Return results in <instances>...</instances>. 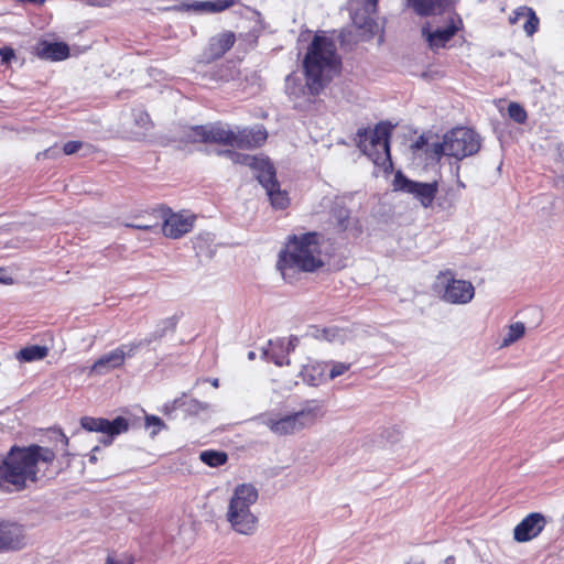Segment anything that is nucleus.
<instances>
[{"mask_svg":"<svg viewBox=\"0 0 564 564\" xmlns=\"http://www.w3.org/2000/svg\"><path fill=\"white\" fill-rule=\"evenodd\" d=\"M263 355L279 367L290 364L288 358L290 349L285 347V338L269 340L268 347L263 349Z\"/></svg>","mask_w":564,"mask_h":564,"instance_id":"obj_23","label":"nucleus"},{"mask_svg":"<svg viewBox=\"0 0 564 564\" xmlns=\"http://www.w3.org/2000/svg\"><path fill=\"white\" fill-rule=\"evenodd\" d=\"M123 365L122 362V354L121 350L113 349L105 355H102L100 358H98L93 367L91 371L98 373V375H106L110 370L119 368Z\"/></svg>","mask_w":564,"mask_h":564,"instance_id":"obj_24","label":"nucleus"},{"mask_svg":"<svg viewBox=\"0 0 564 564\" xmlns=\"http://www.w3.org/2000/svg\"><path fill=\"white\" fill-rule=\"evenodd\" d=\"M259 494L251 484L238 485L229 499L226 520L238 534L253 535L258 530V517L251 511Z\"/></svg>","mask_w":564,"mask_h":564,"instance_id":"obj_4","label":"nucleus"},{"mask_svg":"<svg viewBox=\"0 0 564 564\" xmlns=\"http://www.w3.org/2000/svg\"><path fill=\"white\" fill-rule=\"evenodd\" d=\"M257 180L265 189L271 205L274 208L284 209L289 205V197L286 192L280 189V184L275 177L274 166L271 170H267L264 174L258 175Z\"/></svg>","mask_w":564,"mask_h":564,"instance_id":"obj_13","label":"nucleus"},{"mask_svg":"<svg viewBox=\"0 0 564 564\" xmlns=\"http://www.w3.org/2000/svg\"><path fill=\"white\" fill-rule=\"evenodd\" d=\"M437 283L442 285V299L447 303L467 304L474 299V285L469 281L455 279L451 271L441 272Z\"/></svg>","mask_w":564,"mask_h":564,"instance_id":"obj_8","label":"nucleus"},{"mask_svg":"<svg viewBox=\"0 0 564 564\" xmlns=\"http://www.w3.org/2000/svg\"><path fill=\"white\" fill-rule=\"evenodd\" d=\"M458 25L455 24L454 20H451V23L443 29H437L435 31H431L429 25L422 28V35L429 43V46L432 50H438L444 47L447 42H449L453 36L457 33Z\"/></svg>","mask_w":564,"mask_h":564,"instance_id":"obj_19","label":"nucleus"},{"mask_svg":"<svg viewBox=\"0 0 564 564\" xmlns=\"http://www.w3.org/2000/svg\"><path fill=\"white\" fill-rule=\"evenodd\" d=\"M323 265L317 232L289 237L285 248L279 253L276 263L278 270L286 282H292L300 272H314Z\"/></svg>","mask_w":564,"mask_h":564,"instance_id":"obj_3","label":"nucleus"},{"mask_svg":"<svg viewBox=\"0 0 564 564\" xmlns=\"http://www.w3.org/2000/svg\"><path fill=\"white\" fill-rule=\"evenodd\" d=\"M191 404H192L191 409L193 408L195 411H200V410H206L207 409L206 404H203V403H200L199 401H196V400H192Z\"/></svg>","mask_w":564,"mask_h":564,"instance_id":"obj_46","label":"nucleus"},{"mask_svg":"<svg viewBox=\"0 0 564 564\" xmlns=\"http://www.w3.org/2000/svg\"><path fill=\"white\" fill-rule=\"evenodd\" d=\"M248 358H249L250 360H253V359L256 358V352H254V351H249V352H248Z\"/></svg>","mask_w":564,"mask_h":564,"instance_id":"obj_51","label":"nucleus"},{"mask_svg":"<svg viewBox=\"0 0 564 564\" xmlns=\"http://www.w3.org/2000/svg\"><path fill=\"white\" fill-rule=\"evenodd\" d=\"M144 341L142 339L129 344L121 345L120 347L116 348L117 350H121L122 354V362H124V359L128 357H132L140 348L144 347Z\"/></svg>","mask_w":564,"mask_h":564,"instance_id":"obj_36","label":"nucleus"},{"mask_svg":"<svg viewBox=\"0 0 564 564\" xmlns=\"http://www.w3.org/2000/svg\"><path fill=\"white\" fill-rule=\"evenodd\" d=\"M393 186L395 191H401L413 195L425 208L432 205L438 191L437 182H415L408 178L401 172H397L394 175Z\"/></svg>","mask_w":564,"mask_h":564,"instance_id":"obj_11","label":"nucleus"},{"mask_svg":"<svg viewBox=\"0 0 564 564\" xmlns=\"http://www.w3.org/2000/svg\"><path fill=\"white\" fill-rule=\"evenodd\" d=\"M181 400H175L174 403H173V406L176 408V406H181Z\"/></svg>","mask_w":564,"mask_h":564,"instance_id":"obj_53","label":"nucleus"},{"mask_svg":"<svg viewBox=\"0 0 564 564\" xmlns=\"http://www.w3.org/2000/svg\"><path fill=\"white\" fill-rule=\"evenodd\" d=\"M408 6L413 9V11L421 17H430L434 14H440L445 11L449 4L451 0H406Z\"/></svg>","mask_w":564,"mask_h":564,"instance_id":"obj_22","label":"nucleus"},{"mask_svg":"<svg viewBox=\"0 0 564 564\" xmlns=\"http://www.w3.org/2000/svg\"><path fill=\"white\" fill-rule=\"evenodd\" d=\"M340 65L341 59L334 40L316 34L307 46L303 58L305 86L297 84L292 76L286 77L285 90L289 97L295 101L294 106L302 105L301 101H297L301 97L318 96L339 72Z\"/></svg>","mask_w":564,"mask_h":564,"instance_id":"obj_2","label":"nucleus"},{"mask_svg":"<svg viewBox=\"0 0 564 564\" xmlns=\"http://www.w3.org/2000/svg\"><path fill=\"white\" fill-rule=\"evenodd\" d=\"M322 416V406L315 401H307L304 406L296 412L285 415H280L274 412L262 413L258 416V421L265 425L273 434L288 436L313 426Z\"/></svg>","mask_w":564,"mask_h":564,"instance_id":"obj_5","label":"nucleus"},{"mask_svg":"<svg viewBox=\"0 0 564 564\" xmlns=\"http://www.w3.org/2000/svg\"><path fill=\"white\" fill-rule=\"evenodd\" d=\"M420 144H421V141H417L416 144H415L416 148H420Z\"/></svg>","mask_w":564,"mask_h":564,"instance_id":"obj_55","label":"nucleus"},{"mask_svg":"<svg viewBox=\"0 0 564 564\" xmlns=\"http://www.w3.org/2000/svg\"><path fill=\"white\" fill-rule=\"evenodd\" d=\"M58 153H59V149L57 147H54V148H50V149L45 150L40 155H43L45 158H51V156L57 155Z\"/></svg>","mask_w":564,"mask_h":564,"instance_id":"obj_45","label":"nucleus"},{"mask_svg":"<svg viewBox=\"0 0 564 564\" xmlns=\"http://www.w3.org/2000/svg\"><path fill=\"white\" fill-rule=\"evenodd\" d=\"M267 131L262 127L234 130L232 147L252 149L261 147L267 140Z\"/></svg>","mask_w":564,"mask_h":564,"instance_id":"obj_17","label":"nucleus"},{"mask_svg":"<svg viewBox=\"0 0 564 564\" xmlns=\"http://www.w3.org/2000/svg\"><path fill=\"white\" fill-rule=\"evenodd\" d=\"M40 56L51 61H63L69 56V47L63 42L43 43Z\"/></svg>","mask_w":564,"mask_h":564,"instance_id":"obj_25","label":"nucleus"},{"mask_svg":"<svg viewBox=\"0 0 564 564\" xmlns=\"http://www.w3.org/2000/svg\"><path fill=\"white\" fill-rule=\"evenodd\" d=\"M105 564H134V557L129 553H122L119 556L108 555Z\"/></svg>","mask_w":564,"mask_h":564,"instance_id":"obj_39","label":"nucleus"},{"mask_svg":"<svg viewBox=\"0 0 564 564\" xmlns=\"http://www.w3.org/2000/svg\"><path fill=\"white\" fill-rule=\"evenodd\" d=\"M545 525V517L540 512H532L516 525L513 530V539L517 542L531 541L543 531Z\"/></svg>","mask_w":564,"mask_h":564,"instance_id":"obj_12","label":"nucleus"},{"mask_svg":"<svg viewBox=\"0 0 564 564\" xmlns=\"http://www.w3.org/2000/svg\"><path fill=\"white\" fill-rule=\"evenodd\" d=\"M83 143L80 141H68L63 147V153L66 155H70L76 153L80 148Z\"/></svg>","mask_w":564,"mask_h":564,"instance_id":"obj_40","label":"nucleus"},{"mask_svg":"<svg viewBox=\"0 0 564 564\" xmlns=\"http://www.w3.org/2000/svg\"><path fill=\"white\" fill-rule=\"evenodd\" d=\"M328 367L329 365L325 361L312 360L303 366L301 377L310 386H319L327 379Z\"/></svg>","mask_w":564,"mask_h":564,"instance_id":"obj_20","label":"nucleus"},{"mask_svg":"<svg viewBox=\"0 0 564 564\" xmlns=\"http://www.w3.org/2000/svg\"><path fill=\"white\" fill-rule=\"evenodd\" d=\"M47 469H50V467ZM50 475H52V471L46 470V476L45 477H50Z\"/></svg>","mask_w":564,"mask_h":564,"instance_id":"obj_54","label":"nucleus"},{"mask_svg":"<svg viewBox=\"0 0 564 564\" xmlns=\"http://www.w3.org/2000/svg\"><path fill=\"white\" fill-rule=\"evenodd\" d=\"M509 117L517 123H524L528 119L525 109L518 102H510L508 106Z\"/></svg>","mask_w":564,"mask_h":564,"instance_id":"obj_33","label":"nucleus"},{"mask_svg":"<svg viewBox=\"0 0 564 564\" xmlns=\"http://www.w3.org/2000/svg\"><path fill=\"white\" fill-rule=\"evenodd\" d=\"M299 344V338L296 336H291L289 339H285V347L290 349V352L295 349Z\"/></svg>","mask_w":564,"mask_h":564,"instance_id":"obj_44","label":"nucleus"},{"mask_svg":"<svg viewBox=\"0 0 564 564\" xmlns=\"http://www.w3.org/2000/svg\"><path fill=\"white\" fill-rule=\"evenodd\" d=\"M48 354L46 346L32 345L22 348L18 354L17 358L20 361L32 362L44 359Z\"/></svg>","mask_w":564,"mask_h":564,"instance_id":"obj_26","label":"nucleus"},{"mask_svg":"<svg viewBox=\"0 0 564 564\" xmlns=\"http://www.w3.org/2000/svg\"><path fill=\"white\" fill-rule=\"evenodd\" d=\"M200 460L210 467H218L227 462V454L219 451H204L199 455Z\"/></svg>","mask_w":564,"mask_h":564,"instance_id":"obj_31","label":"nucleus"},{"mask_svg":"<svg viewBox=\"0 0 564 564\" xmlns=\"http://www.w3.org/2000/svg\"><path fill=\"white\" fill-rule=\"evenodd\" d=\"M520 11L517 12L518 15L520 14H527L528 20L523 25L524 32L528 35H533L539 28V18L536 17L535 12L531 8L523 7L520 9Z\"/></svg>","mask_w":564,"mask_h":564,"instance_id":"obj_32","label":"nucleus"},{"mask_svg":"<svg viewBox=\"0 0 564 564\" xmlns=\"http://www.w3.org/2000/svg\"><path fill=\"white\" fill-rule=\"evenodd\" d=\"M99 451V447L98 446H95L91 451V454L89 455V462L91 463H96L97 462V457H96V452Z\"/></svg>","mask_w":564,"mask_h":564,"instance_id":"obj_48","label":"nucleus"},{"mask_svg":"<svg viewBox=\"0 0 564 564\" xmlns=\"http://www.w3.org/2000/svg\"><path fill=\"white\" fill-rule=\"evenodd\" d=\"M0 56L2 62L8 63L10 59L14 57V51L11 47H1L0 48Z\"/></svg>","mask_w":564,"mask_h":564,"instance_id":"obj_41","label":"nucleus"},{"mask_svg":"<svg viewBox=\"0 0 564 564\" xmlns=\"http://www.w3.org/2000/svg\"><path fill=\"white\" fill-rule=\"evenodd\" d=\"M446 155L457 160L476 154L480 149V137L469 128H455L445 134Z\"/></svg>","mask_w":564,"mask_h":564,"instance_id":"obj_7","label":"nucleus"},{"mask_svg":"<svg viewBox=\"0 0 564 564\" xmlns=\"http://www.w3.org/2000/svg\"><path fill=\"white\" fill-rule=\"evenodd\" d=\"M24 529L17 522L0 523V551H14L25 544Z\"/></svg>","mask_w":564,"mask_h":564,"instance_id":"obj_14","label":"nucleus"},{"mask_svg":"<svg viewBox=\"0 0 564 564\" xmlns=\"http://www.w3.org/2000/svg\"><path fill=\"white\" fill-rule=\"evenodd\" d=\"M454 562H455V557L454 556H447L446 560H445L446 564H454Z\"/></svg>","mask_w":564,"mask_h":564,"instance_id":"obj_50","label":"nucleus"},{"mask_svg":"<svg viewBox=\"0 0 564 564\" xmlns=\"http://www.w3.org/2000/svg\"><path fill=\"white\" fill-rule=\"evenodd\" d=\"M236 36L232 32H224L213 36L207 48L208 59H218L235 44Z\"/></svg>","mask_w":564,"mask_h":564,"instance_id":"obj_21","label":"nucleus"},{"mask_svg":"<svg viewBox=\"0 0 564 564\" xmlns=\"http://www.w3.org/2000/svg\"><path fill=\"white\" fill-rule=\"evenodd\" d=\"M176 326V322L173 318H165L162 319L156 328L150 333L145 338L142 340L144 341L145 346L151 345L153 341L160 340L163 338L167 330H173Z\"/></svg>","mask_w":564,"mask_h":564,"instance_id":"obj_28","label":"nucleus"},{"mask_svg":"<svg viewBox=\"0 0 564 564\" xmlns=\"http://www.w3.org/2000/svg\"><path fill=\"white\" fill-rule=\"evenodd\" d=\"M333 217L337 221L339 230H346L349 225V210L345 207H336L332 212Z\"/></svg>","mask_w":564,"mask_h":564,"instance_id":"obj_35","label":"nucleus"},{"mask_svg":"<svg viewBox=\"0 0 564 564\" xmlns=\"http://www.w3.org/2000/svg\"><path fill=\"white\" fill-rule=\"evenodd\" d=\"M194 221L195 216L193 215L173 213L165 218L162 231L165 237L177 239L193 229Z\"/></svg>","mask_w":564,"mask_h":564,"instance_id":"obj_16","label":"nucleus"},{"mask_svg":"<svg viewBox=\"0 0 564 564\" xmlns=\"http://www.w3.org/2000/svg\"><path fill=\"white\" fill-rule=\"evenodd\" d=\"M132 117L134 124L140 129L138 134H145L153 126L149 113L142 108L133 109Z\"/></svg>","mask_w":564,"mask_h":564,"instance_id":"obj_30","label":"nucleus"},{"mask_svg":"<svg viewBox=\"0 0 564 564\" xmlns=\"http://www.w3.org/2000/svg\"><path fill=\"white\" fill-rule=\"evenodd\" d=\"M3 269L0 268V283H6L7 281L3 279Z\"/></svg>","mask_w":564,"mask_h":564,"instance_id":"obj_52","label":"nucleus"},{"mask_svg":"<svg viewBox=\"0 0 564 564\" xmlns=\"http://www.w3.org/2000/svg\"><path fill=\"white\" fill-rule=\"evenodd\" d=\"M329 367L327 369V379L333 380L341 375H344L346 371L349 370L350 364L340 362V361H326Z\"/></svg>","mask_w":564,"mask_h":564,"instance_id":"obj_34","label":"nucleus"},{"mask_svg":"<svg viewBox=\"0 0 564 564\" xmlns=\"http://www.w3.org/2000/svg\"><path fill=\"white\" fill-rule=\"evenodd\" d=\"M392 126L379 123L373 130L360 128L356 134L358 149L377 166L388 170L392 167L390 156V135Z\"/></svg>","mask_w":564,"mask_h":564,"instance_id":"obj_6","label":"nucleus"},{"mask_svg":"<svg viewBox=\"0 0 564 564\" xmlns=\"http://www.w3.org/2000/svg\"><path fill=\"white\" fill-rule=\"evenodd\" d=\"M80 426L88 432L102 433L100 443L109 446L117 435L129 430V421L123 416H117L112 421L104 417L84 416L80 419Z\"/></svg>","mask_w":564,"mask_h":564,"instance_id":"obj_9","label":"nucleus"},{"mask_svg":"<svg viewBox=\"0 0 564 564\" xmlns=\"http://www.w3.org/2000/svg\"><path fill=\"white\" fill-rule=\"evenodd\" d=\"M235 4V0L195 1L191 4L196 11L221 12Z\"/></svg>","mask_w":564,"mask_h":564,"instance_id":"obj_27","label":"nucleus"},{"mask_svg":"<svg viewBox=\"0 0 564 564\" xmlns=\"http://www.w3.org/2000/svg\"><path fill=\"white\" fill-rule=\"evenodd\" d=\"M55 449L31 444L13 445L4 455H0V489L4 492H19L45 478L46 470L54 464L56 451L67 452L68 437L61 430L51 431Z\"/></svg>","mask_w":564,"mask_h":564,"instance_id":"obj_1","label":"nucleus"},{"mask_svg":"<svg viewBox=\"0 0 564 564\" xmlns=\"http://www.w3.org/2000/svg\"><path fill=\"white\" fill-rule=\"evenodd\" d=\"M218 154L227 155L234 163L251 167L256 173V177L260 174H264L267 170H271L273 167V164L263 156L238 153L231 150L218 151Z\"/></svg>","mask_w":564,"mask_h":564,"instance_id":"obj_18","label":"nucleus"},{"mask_svg":"<svg viewBox=\"0 0 564 564\" xmlns=\"http://www.w3.org/2000/svg\"><path fill=\"white\" fill-rule=\"evenodd\" d=\"M210 383H212V386H213L214 388H218V387H219V380H218L217 378L212 379V380H210Z\"/></svg>","mask_w":564,"mask_h":564,"instance_id":"obj_49","label":"nucleus"},{"mask_svg":"<svg viewBox=\"0 0 564 564\" xmlns=\"http://www.w3.org/2000/svg\"><path fill=\"white\" fill-rule=\"evenodd\" d=\"M145 426L148 429L153 427L151 431V436H155L161 431V429L165 426V424L159 416L148 415L145 417Z\"/></svg>","mask_w":564,"mask_h":564,"instance_id":"obj_37","label":"nucleus"},{"mask_svg":"<svg viewBox=\"0 0 564 564\" xmlns=\"http://www.w3.org/2000/svg\"><path fill=\"white\" fill-rule=\"evenodd\" d=\"M557 155L560 158V160H562L564 162V143H560L557 145Z\"/></svg>","mask_w":564,"mask_h":564,"instance_id":"obj_47","label":"nucleus"},{"mask_svg":"<svg viewBox=\"0 0 564 564\" xmlns=\"http://www.w3.org/2000/svg\"><path fill=\"white\" fill-rule=\"evenodd\" d=\"M443 145H445V139L443 140V142L434 143L433 144V153L437 156L446 155V151L443 150L444 149Z\"/></svg>","mask_w":564,"mask_h":564,"instance_id":"obj_43","label":"nucleus"},{"mask_svg":"<svg viewBox=\"0 0 564 564\" xmlns=\"http://www.w3.org/2000/svg\"><path fill=\"white\" fill-rule=\"evenodd\" d=\"M186 137L192 142L217 143L232 147L234 130L221 122L191 127Z\"/></svg>","mask_w":564,"mask_h":564,"instance_id":"obj_10","label":"nucleus"},{"mask_svg":"<svg viewBox=\"0 0 564 564\" xmlns=\"http://www.w3.org/2000/svg\"><path fill=\"white\" fill-rule=\"evenodd\" d=\"M378 0H350V14L358 28L371 29L372 15L377 12Z\"/></svg>","mask_w":564,"mask_h":564,"instance_id":"obj_15","label":"nucleus"},{"mask_svg":"<svg viewBox=\"0 0 564 564\" xmlns=\"http://www.w3.org/2000/svg\"><path fill=\"white\" fill-rule=\"evenodd\" d=\"M338 333H339V330L337 328H334V327L323 328V329L316 328L315 333H314V336L317 337V338H323V339H325L327 341H333L338 336Z\"/></svg>","mask_w":564,"mask_h":564,"instance_id":"obj_38","label":"nucleus"},{"mask_svg":"<svg viewBox=\"0 0 564 564\" xmlns=\"http://www.w3.org/2000/svg\"><path fill=\"white\" fill-rule=\"evenodd\" d=\"M525 333V326L521 322H516L509 325L506 335L502 338L501 347H508L514 341L520 339Z\"/></svg>","mask_w":564,"mask_h":564,"instance_id":"obj_29","label":"nucleus"},{"mask_svg":"<svg viewBox=\"0 0 564 564\" xmlns=\"http://www.w3.org/2000/svg\"><path fill=\"white\" fill-rule=\"evenodd\" d=\"M128 226L131 228H134V229L145 230V231L152 230L153 228L158 227L156 224L152 225V224H144V223H133Z\"/></svg>","mask_w":564,"mask_h":564,"instance_id":"obj_42","label":"nucleus"}]
</instances>
